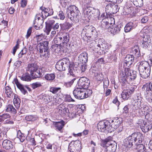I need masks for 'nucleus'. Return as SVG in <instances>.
Instances as JSON below:
<instances>
[{"label": "nucleus", "mask_w": 152, "mask_h": 152, "mask_svg": "<svg viewBox=\"0 0 152 152\" xmlns=\"http://www.w3.org/2000/svg\"><path fill=\"white\" fill-rule=\"evenodd\" d=\"M143 139L142 134L139 132H134L125 139L124 142L127 148H136L137 152H146V148L142 143Z\"/></svg>", "instance_id": "1"}, {"label": "nucleus", "mask_w": 152, "mask_h": 152, "mask_svg": "<svg viewBox=\"0 0 152 152\" xmlns=\"http://www.w3.org/2000/svg\"><path fill=\"white\" fill-rule=\"evenodd\" d=\"M66 13L68 18L74 23L78 22L81 19V14L78 8L75 5L70 6Z\"/></svg>", "instance_id": "2"}, {"label": "nucleus", "mask_w": 152, "mask_h": 152, "mask_svg": "<svg viewBox=\"0 0 152 152\" xmlns=\"http://www.w3.org/2000/svg\"><path fill=\"white\" fill-rule=\"evenodd\" d=\"M138 69L140 75L142 78L146 79L150 75L151 67L148 62L142 61L140 62Z\"/></svg>", "instance_id": "3"}, {"label": "nucleus", "mask_w": 152, "mask_h": 152, "mask_svg": "<svg viewBox=\"0 0 152 152\" xmlns=\"http://www.w3.org/2000/svg\"><path fill=\"white\" fill-rule=\"evenodd\" d=\"M85 34V37L88 38L95 39L98 35V33L96 28L92 26H86L84 27L81 33V36Z\"/></svg>", "instance_id": "4"}, {"label": "nucleus", "mask_w": 152, "mask_h": 152, "mask_svg": "<svg viewBox=\"0 0 152 152\" xmlns=\"http://www.w3.org/2000/svg\"><path fill=\"white\" fill-rule=\"evenodd\" d=\"M112 138L110 136L102 141L101 145L105 148L106 152H114L116 150V145L112 143Z\"/></svg>", "instance_id": "5"}, {"label": "nucleus", "mask_w": 152, "mask_h": 152, "mask_svg": "<svg viewBox=\"0 0 152 152\" xmlns=\"http://www.w3.org/2000/svg\"><path fill=\"white\" fill-rule=\"evenodd\" d=\"M48 41H43L42 42L39 43L38 44L37 50L38 51H39L41 56H45L46 58L49 57V52L48 51Z\"/></svg>", "instance_id": "6"}, {"label": "nucleus", "mask_w": 152, "mask_h": 152, "mask_svg": "<svg viewBox=\"0 0 152 152\" xmlns=\"http://www.w3.org/2000/svg\"><path fill=\"white\" fill-rule=\"evenodd\" d=\"M69 64V61L68 58H64L58 61L56 65V68L60 71H65Z\"/></svg>", "instance_id": "7"}, {"label": "nucleus", "mask_w": 152, "mask_h": 152, "mask_svg": "<svg viewBox=\"0 0 152 152\" xmlns=\"http://www.w3.org/2000/svg\"><path fill=\"white\" fill-rule=\"evenodd\" d=\"M84 89L80 87L76 88L73 91V94L75 97L79 99L87 98V94L85 92Z\"/></svg>", "instance_id": "8"}, {"label": "nucleus", "mask_w": 152, "mask_h": 152, "mask_svg": "<svg viewBox=\"0 0 152 152\" xmlns=\"http://www.w3.org/2000/svg\"><path fill=\"white\" fill-rule=\"evenodd\" d=\"M137 124L140 126L142 131L144 132H147L152 128V123L151 122H146L142 119H139Z\"/></svg>", "instance_id": "9"}, {"label": "nucleus", "mask_w": 152, "mask_h": 152, "mask_svg": "<svg viewBox=\"0 0 152 152\" xmlns=\"http://www.w3.org/2000/svg\"><path fill=\"white\" fill-rule=\"evenodd\" d=\"M81 145V142L79 140L72 141L69 145L68 150L70 152H80Z\"/></svg>", "instance_id": "10"}, {"label": "nucleus", "mask_w": 152, "mask_h": 152, "mask_svg": "<svg viewBox=\"0 0 152 152\" xmlns=\"http://www.w3.org/2000/svg\"><path fill=\"white\" fill-rule=\"evenodd\" d=\"M14 84H15L17 88L20 90L21 93L24 95L27 94L28 92L26 89H27L28 91H31V89L28 87V85H23L21 84L18 81L17 78H15L12 82Z\"/></svg>", "instance_id": "11"}, {"label": "nucleus", "mask_w": 152, "mask_h": 152, "mask_svg": "<svg viewBox=\"0 0 152 152\" xmlns=\"http://www.w3.org/2000/svg\"><path fill=\"white\" fill-rule=\"evenodd\" d=\"M136 72L135 71H132L129 68H125V74L124 76L126 78L128 81L134 80L136 77Z\"/></svg>", "instance_id": "12"}, {"label": "nucleus", "mask_w": 152, "mask_h": 152, "mask_svg": "<svg viewBox=\"0 0 152 152\" xmlns=\"http://www.w3.org/2000/svg\"><path fill=\"white\" fill-rule=\"evenodd\" d=\"M97 127L99 130L101 132H104L105 130L109 131L110 127V122L108 121H100L97 124Z\"/></svg>", "instance_id": "13"}, {"label": "nucleus", "mask_w": 152, "mask_h": 152, "mask_svg": "<svg viewBox=\"0 0 152 152\" xmlns=\"http://www.w3.org/2000/svg\"><path fill=\"white\" fill-rule=\"evenodd\" d=\"M90 83L89 79L85 77H80L78 82V87L85 89L88 88Z\"/></svg>", "instance_id": "14"}, {"label": "nucleus", "mask_w": 152, "mask_h": 152, "mask_svg": "<svg viewBox=\"0 0 152 152\" xmlns=\"http://www.w3.org/2000/svg\"><path fill=\"white\" fill-rule=\"evenodd\" d=\"M109 20L107 18L105 17L101 20H99L98 22L99 25L103 29L106 28H108L111 27V26L112 23H109Z\"/></svg>", "instance_id": "15"}, {"label": "nucleus", "mask_w": 152, "mask_h": 152, "mask_svg": "<svg viewBox=\"0 0 152 152\" xmlns=\"http://www.w3.org/2000/svg\"><path fill=\"white\" fill-rule=\"evenodd\" d=\"M110 122V131L111 132L113 131V129H115L119 127L120 124V121L118 118H113V119H110L109 121Z\"/></svg>", "instance_id": "16"}, {"label": "nucleus", "mask_w": 152, "mask_h": 152, "mask_svg": "<svg viewBox=\"0 0 152 152\" xmlns=\"http://www.w3.org/2000/svg\"><path fill=\"white\" fill-rule=\"evenodd\" d=\"M58 112L59 113H63L65 115L68 113L69 112V110L68 108V105L65 103H62L60 104L58 106Z\"/></svg>", "instance_id": "17"}, {"label": "nucleus", "mask_w": 152, "mask_h": 152, "mask_svg": "<svg viewBox=\"0 0 152 152\" xmlns=\"http://www.w3.org/2000/svg\"><path fill=\"white\" fill-rule=\"evenodd\" d=\"M134 57L132 55H126L124 59V65L129 67L134 62Z\"/></svg>", "instance_id": "18"}, {"label": "nucleus", "mask_w": 152, "mask_h": 152, "mask_svg": "<svg viewBox=\"0 0 152 152\" xmlns=\"http://www.w3.org/2000/svg\"><path fill=\"white\" fill-rule=\"evenodd\" d=\"M2 147L6 150L12 149L14 147L13 142L7 139L4 140L2 143Z\"/></svg>", "instance_id": "19"}, {"label": "nucleus", "mask_w": 152, "mask_h": 152, "mask_svg": "<svg viewBox=\"0 0 152 152\" xmlns=\"http://www.w3.org/2000/svg\"><path fill=\"white\" fill-rule=\"evenodd\" d=\"M149 107L147 105H142V104L140 105L139 112L138 113L139 115L141 116H145L150 112Z\"/></svg>", "instance_id": "20"}, {"label": "nucleus", "mask_w": 152, "mask_h": 152, "mask_svg": "<svg viewBox=\"0 0 152 152\" xmlns=\"http://www.w3.org/2000/svg\"><path fill=\"white\" fill-rule=\"evenodd\" d=\"M87 53L84 52L81 53L79 56L78 61V63L86 64L88 61Z\"/></svg>", "instance_id": "21"}, {"label": "nucleus", "mask_w": 152, "mask_h": 152, "mask_svg": "<svg viewBox=\"0 0 152 152\" xmlns=\"http://www.w3.org/2000/svg\"><path fill=\"white\" fill-rule=\"evenodd\" d=\"M151 42V38L148 36H145L142 42L141 46L144 49L147 48Z\"/></svg>", "instance_id": "22"}, {"label": "nucleus", "mask_w": 152, "mask_h": 152, "mask_svg": "<svg viewBox=\"0 0 152 152\" xmlns=\"http://www.w3.org/2000/svg\"><path fill=\"white\" fill-rule=\"evenodd\" d=\"M137 26V23L135 22H130L127 23L124 28L125 32H128L135 28Z\"/></svg>", "instance_id": "23"}, {"label": "nucleus", "mask_w": 152, "mask_h": 152, "mask_svg": "<svg viewBox=\"0 0 152 152\" xmlns=\"http://www.w3.org/2000/svg\"><path fill=\"white\" fill-rule=\"evenodd\" d=\"M68 66L69 67V72L70 74L69 78H72V77L73 78L75 77V75L77 72V68L75 67V65H71L70 63Z\"/></svg>", "instance_id": "24"}, {"label": "nucleus", "mask_w": 152, "mask_h": 152, "mask_svg": "<svg viewBox=\"0 0 152 152\" xmlns=\"http://www.w3.org/2000/svg\"><path fill=\"white\" fill-rule=\"evenodd\" d=\"M119 77L121 80V85L122 88H124L126 86V84L127 83L128 80H127L126 78L124 76V73L123 72L121 71L120 73Z\"/></svg>", "instance_id": "25"}, {"label": "nucleus", "mask_w": 152, "mask_h": 152, "mask_svg": "<svg viewBox=\"0 0 152 152\" xmlns=\"http://www.w3.org/2000/svg\"><path fill=\"white\" fill-rule=\"evenodd\" d=\"M66 124L65 122L62 120L60 121L55 122L54 125L56 129H58L61 132H62L61 130Z\"/></svg>", "instance_id": "26"}, {"label": "nucleus", "mask_w": 152, "mask_h": 152, "mask_svg": "<svg viewBox=\"0 0 152 152\" xmlns=\"http://www.w3.org/2000/svg\"><path fill=\"white\" fill-rule=\"evenodd\" d=\"M42 69L37 68V70L32 73H30V75L34 78H39L43 76V73L42 72Z\"/></svg>", "instance_id": "27"}, {"label": "nucleus", "mask_w": 152, "mask_h": 152, "mask_svg": "<svg viewBox=\"0 0 152 152\" xmlns=\"http://www.w3.org/2000/svg\"><path fill=\"white\" fill-rule=\"evenodd\" d=\"M132 113L133 114L135 115L137 114H137L139 113L140 105L133 102H132Z\"/></svg>", "instance_id": "28"}, {"label": "nucleus", "mask_w": 152, "mask_h": 152, "mask_svg": "<svg viewBox=\"0 0 152 152\" xmlns=\"http://www.w3.org/2000/svg\"><path fill=\"white\" fill-rule=\"evenodd\" d=\"M131 93L127 89L123 90L121 94V97L124 100H127L131 96Z\"/></svg>", "instance_id": "29"}, {"label": "nucleus", "mask_w": 152, "mask_h": 152, "mask_svg": "<svg viewBox=\"0 0 152 152\" xmlns=\"http://www.w3.org/2000/svg\"><path fill=\"white\" fill-rule=\"evenodd\" d=\"M38 66L35 63H31L28 65L27 70L30 73L37 70Z\"/></svg>", "instance_id": "30"}, {"label": "nucleus", "mask_w": 152, "mask_h": 152, "mask_svg": "<svg viewBox=\"0 0 152 152\" xmlns=\"http://www.w3.org/2000/svg\"><path fill=\"white\" fill-rule=\"evenodd\" d=\"M123 27V25L121 24L115 25L113 28H111L110 31L112 33L115 34L118 33Z\"/></svg>", "instance_id": "31"}, {"label": "nucleus", "mask_w": 152, "mask_h": 152, "mask_svg": "<svg viewBox=\"0 0 152 152\" xmlns=\"http://www.w3.org/2000/svg\"><path fill=\"white\" fill-rule=\"evenodd\" d=\"M72 23H70L67 22H65L64 23H61L60 24L61 29L63 31L68 30L72 26Z\"/></svg>", "instance_id": "32"}, {"label": "nucleus", "mask_w": 152, "mask_h": 152, "mask_svg": "<svg viewBox=\"0 0 152 152\" xmlns=\"http://www.w3.org/2000/svg\"><path fill=\"white\" fill-rule=\"evenodd\" d=\"M20 79L23 81L28 82L31 81L32 79L29 73H26L22 75L20 77Z\"/></svg>", "instance_id": "33"}, {"label": "nucleus", "mask_w": 152, "mask_h": 152, "mask_svg": "<svg viewBox=\"0 0 152 152\" xmlns=\"http://www.w3.org/2000/svg\"><path fill=\"white\" fill-rule=\"evenodd\" d=\"M55 75L54 73H48L45 75L44 76L45 79L48 81H52L54 79Z\"/></svg>", "instance_id": "34"}, {"label": "nucleus", "mask_w": 152, "mask_h": 152, "mask_svg": "<svg viewBox=\"0 0 152 152\" xmlns=\"http://www.w3.org/2000/svg\"><path fill=\"white\" fill-rule=\"evenodd\" d=\"M91 17H94L95 18H98L100 16V11L99 10L97 9H93L92 10V12H91ZM98 19V18H97Z\"/></svg>", "instance_id": "35"}, {"label": "nucleus", "mask_w": 152, "mask_h": 152, "mask_svg": "<svg viewBox=\"0 0 152 152\" xmlns=\"http://www.w3.org/2000/svg\"><path fill=\"white\" fill-rule=\"evenodd\" d=\"M20 99L18 97H16L15 96L13 99L14 104L16 109H18L19 108L20 105Z\"/></svg>", "instance_id": "36"}, {"label": "nucleus", "mask_w": 152, "mask_h": 152, "mask_svg": "<svg viewBox=\"0 0 152 152\" xmlns=\"http://www.w3.org/2000/svg\"><path fill=\"white\" fill-rule=\"evenodd\" d=\"M6 110L7 112H11L13 114L16 113V110L11 104H9L7 106Z\"/></svg>", "instance_id": "37"}, {"label": "nucleus", "mask_w": 152, "mask_h": 152, "mask_svg": "<svg viewBox=\"0 0 152 152\" xmlns=\"http://www.w3.org/2000/svg\"><path fill=\"white\" fill-rule=\"evenodd\" d=\"M24 134L22 133L21 131L19 130L17 132V138L20 140V142H23L26 138Z\"/></svg>", "instance_id": "38"}, {"label": "nucleus", "mask_w": 152, "mask_h": 152, "mask_svg": "<svg viewBox=\"0 0 152 152\" xmlns=\"http://www.w3.org/2000/svg\"><path fill=\"white\" fill-rule=\"evenodd\" d=\"M142 89L143 91H145L147 93L150 91H152L151 88V82L150 83H147L145 85H144L142 88Z\"/></svg>", "instance_id": "39"}, {"label": "nucleus", "mask_w": 152, "mask_h": 152, "mask_svg": "<svg viewBox=\"0 0 152 152\" xmlns=\"http://www.w3.org/2000/svg\"><path fill=\"white\" fill-rule=\"evenodd\" d=\"M11 90V88L9 87H6L5 88V93L7 96L10 98L12 97L14 95V94Z\"/></svg>", "instance_id": "40"}, {"label": "nucleus", "mask_w": 152, "mask_h": 152, "mask_svg": "<svg viewBox=\"0 0 152 152\" xmlns=\"http://www.w3.org/2000/svg\"><path fill=\"white\" fill-rule=\"evenodd\" d=\"M46 143L45 144V145L46 146V147L47 149H51L52 150V147L53 146V151H55L57 150V147L56 145L55 146H54V144H51L50 142H46Z\"/></svg>", "instance_id": "41"}, {"label": "nucleus", "mask_w": 152, "mask_h": 152, "mask_svg": "<svg viewBox=\"0 0 152 152\" xmlns=\"http://www.w3.org/2000/svg\"><path fill=\"white\" fill-rule=\"evenodd\" d=\"M26 119L29 121H34L38 118V117L36 115H30L26 116L25 117Z\"/></svg>", "instance_id": "42"}, {"label": "nucleus", "mask_w": 152, "mask_h": 152, "mask_svg": "<svg viewBox=\"0 0 152 152\" xmlns=\"http://www.w3.org/2000/svg\"><path fill=\"white\" fill-rule=\"evenodd\" d=\"M8 130L4 129L2 131H0V138L6 139L7 138V132Z\"/></svg>", "instance_id": "43"}, {"label": "nucleus", "mask_w": 152, "mask_h": 152, "mask_svg": "<svg viewBox=\"0 0 152 152\" xmlns=\"http://www.w3.org/2000/svg\"><path fill=\"white\" fill-rule=\"evenodd\" d=\"M130 105L129 104L125 105L123 108L122 114L125 116L128 115L129 113V110Z\"/></svg>", "instance_id": "44"}, {"label": "nucleus", "mask_w": 152, "mask_h": 152, "mask_svg": "<svg viewBox=\"0 0 152 152\" xmlns=\"http://www.w3.org/2000/svg\"><path fill=\"white\" fill-rule=\"evenodd\" d=\"M105 11L106 13H112V4L110 3L108 4L105 7Z\"/></svg>", "instance_id": "45"}, {"label": "nucleus", "mask_w": 152, "mask_h": 152, "mask_svg": "<svg viewBox=\"0 0 152 152\" xmlns=\"http://www.w3.org/2000/svg\"><path fill=\"white\" fill-rule=\"evenodd\" d=\"M63 41L64 43L67 44L69 41V35L68 33H65L63 35Z\"/></svg>", "instance_id": "46"}, {"label": "nucleus", "mask_w": 152, "mask_h": 152, "mask_svg": "<svg viewBox=\"0 0 152 152\" xmlns=\"http://www.w3.org/2000/svg\"><path fill=\"white\" fill-rule=\"evenodd\" d=\"M60 87H51L50 89V91L53 94H56L59 91H61Z\"/></svg>", "instance_id": "47"}, {"label": "nucleus", "mask_w": 152, "mask_h": 152, "mask_svg": "<svg viewBox=\"0 0 152 152\" xmlns=\"http://www.w3.org/2000/svg\"><path fill=\"white\" fill-rule=\"evenodd\" d=\"M91 12H92V10L91 9L90 7H87L84 10V13L85 15H86V16L88 17L89 16L90 17L91 16Z\"/></svg>", "instance_id": "48"}, {"label": "nucleus", "mask_w": 152, "mask_h": 152, "mask_svg": "<svg viewBox=\"0 0 152 152\" xmlns=\"http://www.w3.org/2000/svg\"><path fill=\"white\" fill-rule=\"evenodd\" d=\"M45 102H50L52 99V96L48 94H45L42 98Z\"/></svg>", "instance_id": "49"}, {"label": "nucleus", "mask_w": 152, "mask_h": 152, "mask_svg": "<svg viewBox=\"0 0 152 152\" xmlns=\"http://www.w3.org/2000/svg\"><path fill=\"white\" fill-rule=\"evenodd\" d=\"M146 99L149 102H152V93L151 92H147L145 95Z\"/></svg>", "instance_id": "50"}, {"label": "nucleus", "mask_w": 152, "mask_h": 152, "mask_svg": "<svg viewBox=\"0 0 152 152\" xmlns=\"http://www.w3.org/2000/svg\"><path fill=\"white\" fill-rule=\"evenodd\" d=\"M119 8V7H118L117 4H112V13H114L118 12Z\"/></svg>", "instance_id": "51"}, {"label": "nucleus", "mask_w": 152, "mask_h": 152, "mask_svg": "<svg viewBox=\"0 0 152 152\" xmlns=\"http://www.w3.org/2000/svg\"><path fill=\"white\" fill-rule=\"evenodd\" d=\"M40 23L38 24H37L36 21L34 20L33 23L34 27L37 30H38L40 26H42V24L43 23V21L42 20H41L40 21Z\"/></svg>", "instance_id": "52"}, {"label": "nucleus", "mask_w": 152, "mask_h": 152, "mask_svg": "<svg viewBox=\"0 0 152 152\" xmlns=\"http://www.w3.org/2000/svg\"><path fill=\"white\" fill-rule=\"evenodd\" d=\"M71 80L69 82L65 83L64 85L67 87H70L73 83L75 80H76L75 77L71 78Z\"/></svg>", "instance_id": "53"}, {"label": "nucleus", "mask_w": 152, "mask_h": 152, "mask_svg": "<svg viewBox=\"0 0 152 152\" xmlns=\"http://www.w3.org/2000/svg\"><path fill=\"white\" fill-rule=\"evenodd\" d=\"M95 77L97 80L99 81L102 80L103 79V74L100 72L96 73V74L95 75Z\"/></svg>", "instance_id": "54"}, {"label": "nucleus", "mask_w": 152, "mask_h": 152, "mask_svg": "<svg viewBox=\"0 0 152 152\" xmlns=\"http://www.w3.org/2000/svg\"><path fill=\"white\" fill-rule=\"evenodd\" d=\"M142 99L141 97L140 96H137V99L134 100L132 102L141 105L142 103Z\"/></svg>", "instance_id": "55"}, {"label": "nucleus", "mask_w": 152, "mask_h": 152, "mask_svg": "<svg viewBox=\"0 0 152 152\" xmlns=\"http://www.w3.org/2000/svg\"><path fill=\"white\" fill-rule=\"evenodd\" d=\"M55 22V21L54 20L49 19L47 20V21L45 23V24H47V25L52 27H53V25L54 23Z\"/></svg>", "instance_id": "56"}, {"label": "nucleus", "mask_w": 152, "mask_h": 152, "mask_svg": "<svg viewBox=\"0 0 152 152\" xmlns=\"http://www.w3.org/2000/svg\"><path fill=\"white\" fill-rule=\"evenodd\" d=\"M86 64L84 63L78 64L82 72H85L86 69Z\"/></svg>", "instance_id": "57"}, {"label": "nucleus", "mask_w": 152, "mask_h": 152, "mask_svg": "<svg viewBox=\"0 0 152 152\" xmlns=\"http://www.w3.org/2000/svg\"><path fill=\"white\" fill-rule=\"evenodd\" d=\"M19 41V39H18L16 42V44L15 46L13 48V51L12 53L14 56L15 55L17 49L19 48V44H18V42Z\"/></svg>", "instance_id": "58"}, {"label": "nucleus", "mask_w": 152, "mask_h": 152, "mask_svg": "<svg viewBox=\"0 0 152 152\" xmlns=\"http://www.w3.org/2000/svg\"><path fill=\"white\" fill-rule=\"evenodd\" d=\"M41 13L42 14V18L43 19L44 18V17L43 16V14H44L45 16V18H46L48 16L52 15V12H50L49 13H48L47 10L45 9V10L43 12H42Z\"/></svg>", "instance_id": "59"}, {"label": "nucleus", "mask_w": 152, "mask_h": 152, "mask_svg": "<svg viewBox=\"0 0 152 152\" xmlns=\"http://www.w3.org/2000/svg\"><path fill=\"white\" fill-rule=\"evenodd\" d=\"M134 53V56L137 58L140 57L141 54L139 50L138 49H135L133 51Z\"/></svg>", "instance_id": "60"}, {"label": "nucleus", "mask_w": 152, "mask_h": 152, "mask_svg": "<svg viewBox=\"0 0 152 152\" xmlns=\"http://www.w3.org/2000/svg\"><path fill=\"white\" fill-rule=\"evenodd\" d=\"M145 118L152 121V110L150 111L148 114L145 115Z\"/></svg>", "instance_id": "61"}, {"label": "nucleus", "mask_w": 152, "mask_h": 152, "mask_svg": "<svg viewBox=\"0 0 152 152\" xmlns=\"http://www.w3.org/2000/svg\"><path fill=\"white\" fill-rule=\"evenodd\" d=\"M52 27L46 24L45 29L44 30V32L46 33L47 35H48L51 31Z\"/></svg>", "instance_id": "62"}, {"label": "nucleus", "mask_w": 152, "mask_h": 152, "mask_svg": "<svg viewBox=\"0 0 152 152\" xmlns=\"http://www.w3.org/2000/svg\"><path fill=\"white\" fill-rule=\"evenodd\" d=\"M58 17L61 20H63L65 18L64 13L62 11H60L58 13Z\"/></svg>", "instance_id": "63"}, {"label": "nucleus", "mask_w": 152, "mask_h": 152, "mask_svg": "<svg viewBox=\"0 0 152 152\" xmlns=\"http://www.w3.org/2000/svg\"><path fill=\"white\" fill-rule=\"evenodd\" d=\"M104 89L105 88H107V87L109 86V80L107 78H105L104 80Z\"/></svg>", "instance_id": "64"}]
</instances>
